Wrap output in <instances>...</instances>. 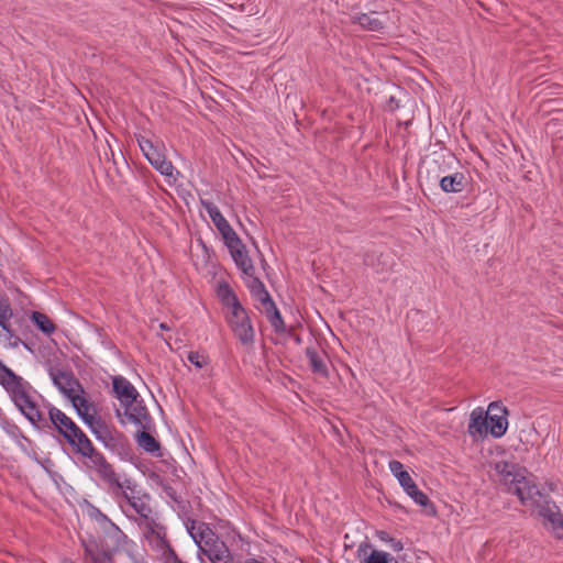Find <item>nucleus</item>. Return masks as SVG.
I'll return each instance as SVG.
<instances>
[{
    "label": "nucleus",
    "mask_w": 563,
    "mask_h": 563,
    "mask_svg": "<svg viewBox=\"0 0 563 563\" xmlns=\"http://www.w3.org/2000/svg\"><path fill=\"white\" fill-rule=\"evenodd\" d=\"M4 390L16 410L35 430L45 432L49 428L48 420L38 402V399L43 397L30 382L20 376Z\"/></svg>",
    "instance_id": "1"
},
{
    "label": "nucleus",
    "mask_w": 563,
    "mask_h": 563,
    "mask_svg": "<svg viewBox=\"0 0 563 563\" xmlns=\"http://www.w3.org/2000/svg\"><path fill=\"white\" fill-rule=\"evenodd\" d=\"M217 296L222 306L229 309L225 314V320L233 335L242 345H253L255 342V330L251 317L249 311L240 302L231 286L225 282L219 283Z\"/></svg>",
    "instance_id": "2"
},
{
    "label": "nucleus",
    "mask_w": 563,
    "mask_h": 563,
    "mask_svg": "<svg viewBox=\"0 0 563 563\" xmlns=\"http://www.w3.org/2000/svg\"><path fill=\"white\" fill-rule=\"evenodd\" d=\"M494 470L506 492L516 495L522 505L527 506L529 499L538 495L539 487L526 476L527 470L518 463L499 461L495 463Z\"/></svg>",
    "instance_id": "3"
},
{
    "label": "nucleus",
    "mask_w": 563,
    "mask_h": 563,
    "mask_svg": "<svg viewBox=\"0 0 563 563\" xmlns=\"http://www.w3.org/2000/svg\"><path fill=\"white\" fill-rule=\"evenodd\" d=\"M454 158V155L451 153L434 154L431 167L428 168V178L439 183L441 190L445 194H459L468 186V180L464 173L455 172L444 175L450 169Z\"/></svg>",
    "instance_id": "4"
},
{
    "label": "nucleus",
    "mask_w": 563,
    "mask_h": 563,
    "mask_svg": "<svg viewBox=\"0 0 563 563\" xmlns=\"http://www.w3.org/2000/svg\"><path fill=\"white\" fill-rule=\"evenodd\" d=\"M187 530L198 549L208 556L211 563H233L228 545L207 523H201L196 533L194 532L195 521H191V526H187Z\"/></svg>",
    "instance_id": "5"
},
{
    "label": "nucleus",
    "mask_w": 563,
    "mask_h": 563,
    "mask_svg": "<svg viewBox=\"0 0 563 563\" xmlns=\"http://www.w3.org/2000/svg\"><path fill=\"white\" fill-rule=\"evenodd\" d=\"M115 496H121L129 506L144 520L152 521L151 495L145 492L135 481L131 478H119V485L109 488Z\"/></svg>",
    "instance_id": "6"
},
{
    "label": "nucleus",
    "mask_w": 563,
    "mask_h": 563,
    "mask_svg": "<svg viewBox=\"0 0 563 563\" xmlns=\"http://www.w3.org/2000/svg\"><path fill=\"white\" fill-rule=\"evenodd\" d=\"M527 506L536 507L539 517L542 518L544 528L550 531L554 538L559 540L563 539V512L549 495L538 489V495L529 499Z\"/></svg>",
    "instance_id": "7"
},
{
    "label": "nucleus",
    "mask_w": 563,
    "mask_h": 563,
    "mask_svg": "<svg viewBox=\"0 0 563 563\" xmlns=\"http://www.w3.org/2000/svg\"><path fill=\"white\" fill-rule=\"evenodd\" d=\"M135 139L140 150L148 163L163 176H173L174 166L172 162L166 158L161 148L141 134H136Z\"/></svg>",
    "instance_id": "8"
},
{
    "label": "nucleus",
    "mask_w": 563,
    "mask_h": 563,
    "mask_svg": "<svg viewBox=\"0 0 563 563\" xmlns=\"http://www.w3.org/2000/svg\"><path fill=\"white\" fill-rule=\"evenodd\" d=\"M122 407L124 408L123 412H121L120 409L115 410V415L122 424L125 423V420L122 419L123 416L129 422H132L141 429L148 430L151 428L153 419L140 396L131 402H123Z\"/></svg>",
    "instance_id": "9"
},
{
    "label": "nucleus",
    "mask_w": 563,
    "mask_h": 563,
    "mask_svg": "<svg viewBox=\"0 0 563 563\" xmlns=\"http://www.w3.org/2000/svg\"><path fill=\"white\" fill-rule=\"evenodd\" d=\"M388 466L391 474L398 479L400 486L416 504L422 507H427L430 504L429 497L418 488L410 474L404 470L401 462L391 460Z\"/></svg>",
    "instance_id": "10"
},
{
    "label": "nucleus",
    "mask_w": 563,
    "mask_h": 563,
    "mask_svg": "<svg viewBox=\"0 0 563 563\" xmlns=\"http://www.w3.org/2000/svg\"><path fill=\"white\" fill-rule=\"evenodd\" d=\"M82 465L90 472L97 475V477L107 485L108 488L112 485H119V475L114 471L112 464H110L106 456L99 452L87 462H82Z\"/></svg>",
    "instance_id": "11"
},
{
    "label": "nucleus",
    "mask_w": 563,
    "mask_h": 563,
    "mask_svg": "<svg viewBox=\"0 0 563 563\" xmlns=\"http://www.w3.org/2000/svg\"><path fill=\"white\" fill-rule=\"evenodd\" d=\"M82 465L90 472L97 475V477L107 485L108 488L112 485H119V475L114 471L112 464H110L106 456L99 452L87 462H82Z\"/></svg>",
    "instance_id": "12"
},
{
    "label": "nucleus",
    "mask_w": 563,
    "mask_h": 563,
    "mask_svg": "<svg viewBox=\"0 0 563 563\" xmlns=\"http://www.w3.org/2000/svg\"><path fill=\"white\" fill-rule=\"evenodd\" d=\"M224 245L228 247L232 260L241 271L242 275L253 277L255 274V267L249 256L246 246L243 244L239 235L233 238L231 241L224 242Z\"/></svg>",
    "instance_id": "13"
},
{
    "label": "nucleus",
    "mask_w": 563,
    "mask_h": 563,
    "mask_svg": "<svg viewBox=\"0 0 563 563\" xmlns=\"http://www.w3.org/2000/svg\"><path fill=\"white\" fill-rule=\"evenodd\" d=\"M507 408L504 407L498 401H493L489 404L487 411H485V416L487 418V426L489 433L498 439L501 438L508 428L507 420Z\"/></svg>",
    "instance_id": "14"
},
{
    "label": "nucleus",
    "mask_w": 563,
    "mask_h": 563,
    "mask_svg": "<svg viewBox=\"0 0 563 563\" xmlns=\"http://www.w3.org/2000/svg\"><path fill=\"white\" fill-rule=\"evenodd\" d=\"M107 521L108 523L103 528V537L110 543L112 555L114 556L120 551L131 555L132 548L135 545L134 542L117 525L109 519Z\"/></svg>",
    "instance_id": "15"
},
{
    "label": "nucleus",
    "mask_w": 563,
    "mask_h": 563,
    "mask_svg": "<svg viewBox=\"0 0 563 563\" xmlns=\"http://www.w3.org/2000/svg\"><path fill=\"white\" fill-rule=\"evenodd\" d=\"M45 408L48 413V429L53 428L56 430L65 441L67 440V435L77 432L79 427L65 412L51 404H47Z\"/></svg>",
    "instance_id": "16"
},
{
    "label": "nucleus",
    "mask_w": 563,
    "mask_h": 563,
    "mask_svg": "<svg viewBox=\"0 0 563 563\" xmlns=\"http://www.w3.org/2000/svg\"><path fill=\"white\" fill-rule=\"evenodd\" d=\"M305 355L308 360L309 368L314 375L322 378L329 377L330 360L325 351L313 343L305 349Z\"/></svg>",
    "instance_id": "17"
},
{
    "label": "nucleus",
    "mask_w": 563,
    "mask_h": 563,
    "mask_svg": "<svg viewBox=\"0 0 563 563\" xmlns=\"http://www.w3.org/2000/svg\"><path fill=\"white\" fill-rule=\"evenodd\" d=\"M202 207L208 212L210 219L212 220L213 224L222 235V239L224 242L231 241L233 238H235L238 234L231 227V224L228 222V220L223 217L220 209L211 201L208 200H201Z\"/></svg>",
    "instance_id": "18"
},
{
    "label": "nucleus",
    "mask_w": 563,
    "mask_h": 563,
    "mask_svg": "<svg viewBox=\"0 0 563 563\" xmlns=\"http://www.w3.org/2000/svg\"><path fill=\"white\" fill-rule=\"evenodd\" d=\"M364 264L376 273H388L396 266L395 255L390 251H373L364 256Z\"/></svg>",
    "instance_id": "19"
},
{
    "label": "nucleus",
    "mask_w": 563,
    "mask_h": 563,
    "mask_svg": "<svg viewBox=\"0 0 563 563\" xmlns=\"http://www.w3.org/2000/svg\"><path fill=\"white\" fill-rule=\"evenodd\" d=\"M102 444L106 449L117 454L121 459L129 457L132 451L130 441L126 435L115 428H112Z\"/></svg>",
    "instance_id": "20"
},
{
    "label": "nucleus",
    "mask_w": 563,
    "mask_h": 563,
    "mask_svg": "<svg viewBox=\"0 0 563 563\" xmlns=\"http://www.w3.org/2000/svg\"><path fill=\"white\" fill-rule=\"evenodd\" d=\"M80 544L84 548V559L90 563H113L114 556L110 551L99 550L95 537L81 538Z\"/></svg>",
    "instance_id": "21"
},
{
    "label": "nucleus",
    "mask_w": 563,
    "mask_h": 563,
    "mask_svg": "<svg viewBox=\"0 0 563 563\" xmlns=\"http://www.w3.org/2000/svg\"><path fill=\"white\" fill-rule=\"evenodd\" d=\"M49 376L53 380V384L58 388V390L68 396L69 398L74 397V386L80 387L78 380L75 378L71 372L60 371V369H49Z\"/></svg>",
    "instance_id": "22"
},
{
    "label": "nucleus",
    "mask_w": 563,
    "mask_h": 563,
    "mask_svg": "<svg viewBox=\"0 0 563 563\" xmlns=\"http://www.w3.org/2000/svg\"><path fill=\"white\" fill-rule=\"evenodd\" d=\"M112 388L121 405L125 401H133L140 395L133 384L123 376L113 377Z\"/></svg>",
    "instance_id": "23"
},
{
    "label": "nucleus",
    "mask_w": 563,
    "mask_h": 563,
    "mask_svg": "<svg viewBox=\"0 0 563 563\" xmlns=\"http://www.w3.org/2000/svg\"><path fill=\"white\" fill-rule=\"evenodd\" d=\"M264 300L266 301V305L263 306L264 313H265L269 324L272 325V328L274 329V331L277 334L285 333L286 332V324H285L284 319L282 317V313L278 310V308L276 307L272 296H266L265 295V299Z\"/></svg>",
    "instance_id": "24"
},
{
    "label": "nucleus",
    "mask_w": 563,
    "mask_h": 563,
    "mask_svg": "<svg viewBox=\"0 0 563 563\" xmlns=\"http://www.w3.org/2000/svg\"><path fill=\"white\" fill-rule=\"evenodd\" d=\"M351 22L371 32H380L385 27V21L379 19L376 12H372L371 14L356 13L351 16Z\"/></svg>",
    "instance_id": "25"
},
{
    "label": "nucleus",
    "mask_w": 563,
    "mask_h": 563,
    "mask_svg": "<svg viewBox=\"0 0 563 563\" xmlns=\"http://www.w3.org/2000/svg\"><path fill=\"white\" fill-rule=\"evenodd\" d=\"M488 431L487 418L482 407L475 408L470 416L467 432L471 437L484 435Z\"/></svg>",
    "instance_id": "26"
},
{
    "label": "nucleus",
    "mask_w": 563,
    "mask_h": 563,
    "mask_svg": "<svg viewBox=\"0 0 563 563\" xmlns=\"http://www.w3.org/2000/svg\"><path fill=\"white\" fill-rule=\"evenodd\" d=\"M0 428L18 445H21V441H25L29 445L33 444L32 440L23 433L22 429L3 413H0Z\"/></svg>",
    "instance_id": "27"
},
{
    "label": "nucleus",
    "mask_w": 563,
    "mask_h": 563,
    "mask_svg": "<svg viewBox=\"0 0 563 563\" xmlns=\"http://www.w3.org/2000/svg\"><path fill=\"white\" fill-rule=\"evenodd\" d=\"M13 317V310L10 300H0V328L5 332L8 340L15 336L10 320Z\"/></svg>",
    "instance_id": "28"
},
{
    "label": "nucleus",
    "mask_w": 563,
    "mask_h": 563,
    "mask_svg": "<svg viewBox=\"0 0 563 563\" xmlns=\"http://www.w3.org/2000/svg\"><path fill=\"white\" fill-rule=\"evenodd\" d=\"M137 444L148 453H155L159 451L161 444L159 442L146 430L142 429L136 434Z\"/></svg>",
    "instance_id": "29"
},
{
    "label": "nucleus",
    "mask_w": 563,
    "mask_h": 563,
    "mask_svg": "<svg viewBox=\"0 0 563 563\" xmlns=\"http://www.w3.org/2000/svg\"><path fill=\"white\" fill-rule=\"evenodd\" d=\"M66 442L71 446L75 454L92 443L80 428H78L77 432L67 435Z\"/></svg>",
    "instance_id": "30"
},
{
    "label": "nucleus",
    "mask_w": 563,
    "mask_h": 563,
    "mask_svg": "<svg viewBox=\"0 0 563 563\" xmlns=\"http://www.w3.org/2000/svg\"><path fill=\"white\" fill-rule=\"evenodd\" d=\"M32 321L38 330L47 335L52 334L56 329L53 321L45 313L38 311L32 313Z\"/></svg>",
    "instance_id": "31"
},
{
    "label": "nucleus",
    "mask_w": 563,
    "mask_h": 563,
    "mask_svg": "<svg viewBox=\"0 0 563 563\" xmlns=\"http://www.w3.org/2000/svg\"><path fill=\"white\" fill-rule=\"evenodd\" d=\"M252 283L249 285L250 291L252 296L258 300L263 306L266 305L265 295L271 296V294L267 291L265 285L263 282L257 277H252Z\"/></svg>",
    "instance_id": "32"
},
{
    "label": "nucleus",
    "mask_w": 563,
    "mask_h": 563,
    "mask_svg": "<svg viewBox=\"0 0 563 563\" xmlns=\"http://www.w3.org/2000/svg\"><path fill=\"white\" fill-rule=\"evenodd\" d=\"M73 406L76 409L77 415L80 417L82 422L85 423V418L87 417H95L93 415H90L89 411V402L85 397L80 396H74L71 397Z\"/></svg>",
    "instance_id": "33"
},
{
    "label": "nucleus",
    "mask_w": 563,
    "mask_h": 563,
    "mask_svg": "<svg viewBox=\"0 0 563 563\" xmlns=\"http://www.w3.org/2000/svg\"><path fill=\"white\" fill-rule=\"evenodd\" d=\"M15 372H13L9 366H7L2 361H0V385L5 389L10 384H12L16 378H19Z\"/></svg>",
    "instance_id": "34"
},
{
    "label": "nucleus",
    "mask_w": 563,
    "mask_h": 563,
    "mask_svg": "<svg viewBox=\"0 0 563 563\" xmlns=\"http://www.w3.org/2000/svg\"><path fill=\"white\" fill-rule=\"evenodd\" d=\"M396 563L395 558H393L389 553L379 550H373L371 554L366 558L365 563Z\"/></svg>",
    "instance_id": "35"
},
{
    "label": "nucleus",
    "mask_w": 563,
    "mask_h": 563,
    "mask_svg": "<svg viewBox=\"0 0 563 563\" xmlns=\"http://www.w3.org/2000/svg\"><path fill=\"white\" fill-rule=\"evenodd\" d=\"M187 360L194 366H196L199 369L205 367L208 364V362H209L208 356L206 354H203V353L198 352V351H190V352H188Z\"/></svg>",
    "instance_id": "36"
},
{
    "label": "nucleus",
    "mask_w": 563,
    "mask_h": 563,
    "mask_svg": "<svg viewBox=\"0 0 563 563\" xmlns=\"http://www.w3.org/2000/svg\"><path fill=\"white\" fill-rule=\"evenodd\" d=\"M85 424L89 428L90 432L95 434L107 423L101 418L87 417L85 418Z\"/></svg>",
    "instance_id": "37"
},
{
    "label": "nucleus",
    "mask_w": 563,
    "mask_h": 563,
    "mask_svg": "<svg viewBox=\"0 0 563 563\" xmlns=\"http://www.w3.org/2000/svg\"><path fill=\"white\" fill-rule=\"evenodd\" d=\"M100 451H98L92 443H90L88 446L82 449L80 452L76 453L81 459V462H87L88 460L92 459L95 454H98Z\"/></svg>",
    "instance_id": "38"
},
{
    "label": "nucleus",
    "mask_w": 563,
    "mask_h": 563,
    "mask_svg": "<svg viewBox=\"0 0 563 563\" xmlns=\"http://www.w3.org/2000/svg\"><path fill=\"white\" fill-rule=\"evenodd\" d=\"M163 490L166 494V496L169 497L173 501H175V503L180 501V497L178 496L176 489L173 486H170L169 484L163 485Z\"/></svg>",
    "instance_id": "39"
},
{
    "label": "nucleus",
    "mask_w": 563,
    "mask_h": 563,
    "mask_svg": "<svg viewBox=\"0 0 563 563\" xmlns=\"http://www.w3.org/2000/svg\"><path fill=\"white\" fill-rule=\"evenodd\" d=\"M113 427H109L108 424H104L102 429L98 430L97 433H95V438L97 441L103 443L109 432L112 430Z\"/></svg>",
    "instance_id": "40"
},
{
    "label": "nucleus",
    "mask_w": 563,
    "mask_h": 563,
    "mask_svg": "<svg viewBox=\"0 0 563 563\" xmlns=\"http://www.w3.org/2000/svg\"><path fill=\"white\" fill-rule=\"evenodd\" d=\"M96 543L98 544L99 550H101V551H111L110 543H109V541L107 539H104V537L96 538Z\"/></svg>",
    "instance_id": "41"
},
{
    "label": "nucleus",
    "mask_w": 563,
    "mask_h": 563,
    "mask_svg": "<svg viewBox=\"0 0 563 563\" xmlns=\"http://www.w3.org/2000/svg\"><path fill=\"white\" fill-rule=\"evenodd\" d=\"M387 108L390 111H395L399 108V100H397L394 96H390L387 100Z\"/></svg>",
    "instance_id": "42"
},
{
    "label": "nucleus",
    "mask_w": 563,
    "mask_h": 563,
    "mask_svg": "<svg viewBox=\"0 0 563 563\" xmlns=\"http://www.w3.org/2000/svg\"><path fill=\"white\" fill-rule=\"evenodd\" d=\"M391 548L394 551L398 552L404 549V545H402L401 541L391 539Z\"/></svg>",
    "instance_id": "43"
},
{
    "label": "nucleus",
    "mask_w": 563,
    "mask_h": 563,
    "mask_svg": "<svg viewBox=\"0 0 563 563\" xmlns=\"http://www.w3.org/2000/svg\"><path fill=\"white\" fill-rule=\"evenodd\" d=\"M378 538L382 540V541H391L393 538L389 537V534L386 532V531H380L378 532Z\"/></svg>",
    "instance_id": "44"
},
{
    "label": "nucleus",
    "mask_w": 563,
    "mask_h": 563,
    "mask_svg": "<svg viewBox=\"0 0 563 563\" xmlns=\"http://www.w3.org/2000/svg\"><path fill=\"white\" fill-rule=\"evenodd\" d=\"M129 556L132 559L133 563H147V562H146V561H144L143 559H137V558H135L132 553H131V555H129Z\"/></svg>",
    "instance_id": "45"
},
{
    "label": "nucleus",
    "mask_w": 563,
    "mask_h": 563,
    "mask_svg": "<svg viewBox=\"0 0 563 563\" xmlns=\"http://www.w3.org/2000/svg\"><path fill=\"white\" fill-rule=\"evenodd\" d=\"M25 441H21V445H18L23 452L27 453L26 451V448H25Z\"/></svg>",
    "instance_id": "46"
},
{
    "label": "nucleus",
    "mask_w": 563,
    "mask_h": 563,
    "mask_svg": "<svg viewBox=\"0 0 563 563\" xmlns=\"http://www.w3.org/2000/svg\"><path fill=\"white\" fill-rule=\"evenodd\" d=\"M363 548H371V544H369V543H362V544L360 545V548H358V552H360L361 550H363Z\"/></svg>",
    "instance_id": "47"
},
{
    "label": "nucleus",
    "mask_w": 563,
    "mask_h": 563,
    "mask_svg": "<svg viewBox=\"0 0 563 563\" xmlns=\"http://www.w3.org/2000/svg\"><path fill=\"white\" fill-rule=\"evenodd\" d=\"M294 341H295L297 344H301V342H302V341H301V338H300L299 335H296V336L294 338Z\"/></svg>",
    "instance_id": "48"
},
{
    "label": "nucleus",
    "mask_w": 563,
    "mask_h": 563,
    "mask_svg": "<svg viewBox=\"0 0 563 563\" xmlns=\"http://www.w3.org/2000/svg\"><path fill=\"white\" fill-rule=\"evenodd\" d=\"M33 459H34L38 464L43 465V463L38 460V457H37V455H36V453H35V452L33 453Z\"/></svg>",
    "instance_id": "49"
},
{
    "label": "nucleus",
    "mask_w": 563,
    "mask_h": 563,
    "mask_svg": "<svg viewBox=\"0 0 563 563\" xmlns=\"http://www.w3.org/2000/svg\"><path fill=\"white\" fill-rule=\"evenodd\" d=\"M0 300H9V298L4 294L0 292Z\"/></svg>",
    "instance_id": "50"
},
{
    "label": "nucleus",
    "mask_w": 563,
    "mask_h": 563,
    "mask_svg": "<svg viewBox=\"0 0 563 563\" xmlns=\"http://www.w3.org/2000/svg\"><path fill=\"white\" fill-rule=\"evenodd\" d=\"M60 563H75V562L70 559H64V560H62Z\"/></svg>",
    "instance_id": "51"
}]
</instances>
